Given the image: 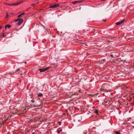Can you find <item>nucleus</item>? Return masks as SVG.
<instances>
[{
  "label": "nucleus",
  "instance_id": "nucleus-1",
  "mask_svg": "<svg viewBox=\"0 0 134 134\" xmlns=\"http://www.w3.org/2000/svg\"><path fill=\"white\" fill-rule=\"evenodd\" d=\"M15 21H19L17 23V25H20L21 24L23 23V20L22 19L18 18V19L15 20Z\"/></svg>",
  "mask_w": 134,
  "mask_h": 134
},
{
  "label": "nucleus",
  "instance_id": "nucleus-2",
  "mask_svg": "<svg viewBox=\"0 0 134 134\" xmlns=\"http://www.w3.org/2000/svg\"><path fill=\"white\" fill-rule=\"evenodd\" d=\"M23 1H20L19 2H18L16 3H12L11 4H9L7 3V4H8V5H10V6H15V5H18L19 4H20L21 2H22Z\"/></svg>",
  "mask_w": 134,
  "mask_h": 134
},
{
  "label": "nucleus",
  "instance_id": "nucleus-3",
  "mask_svg": "<svg viewBox=\"0 0 134 134\" xmlns=\"http://www.w3.org/2000/svg\"><path fill=\"white\" fill-rule=\"evenodd\" d=\"M49 68V67H47L46 68H43L41 69H39L38 71H40V72H44L45 71L48 70Z\"/></svg>",
  "mask_w": 134,
  "mask_h": 134
},
{
  "label": "nucleus",
  "instance_id": "nucleus-4",
  "mask_svg": "<svg viewBox=\"0 0 134 134\" xmlns=\"http://www.w3.org/2000/svg\"><path fill=\"white\" fill-rule=\"evenodd\" d=\"M59 6V4H55L54 5L51 6L49 7L50 8H54L57 7Z\"/></svg>",
  "mask_w": 134,
  "mask_h": 134
},
{
  "label": "nucleus",
  "instance_id": "nucleus-5",
  "mask_svg": "<svg viewBox=\"0 0 134 134\" xmlns=\"http://www.w3.org/2000/svg\"><path fill=\"white\" fill-rule=\"evenodd\" d=\"M124 20H122L121 21L117 22L116 23V24L117 25H119L120 24H122L124 21Z\"/></svg>",
  "mask_w": 134,
  "mask_h": 134
},
{
  "label": "nucleus",
  "instance_id": "nucleus-6",
  "mask_svg": "<svg viewBox=\"0 0 134 134\" xmlns=\"http://www.w3.org/2000/svg\"><path fill=\"white\" fill-rule=\"evenodd\" d=\"M81 2L80 1H76L73 2H72V3L74 4H75L78 3H80Z\"/></svg>",
  "mask_w": 134,
  "mask_h": 134
},
{
  "label": "nucleus",
  "instance_id": "nucleus-7",
  "mask_svg": "<svg viewBox=\"0 0 134 134\" xmlns=\"http://www.w3.org/2000/svg\"><path fill=\"white\" fill-rule=\"evenodd\" d=\"M62 131V129L60 128H59L57 130V133H60V132Z\"/></svg>",
  "mask_w": 134,
  "mask_h": 134
},
{
  "label": "nucleus",
  "instance_id": "nucleus-8",
  "mask_svg": "<svg viewBox=\"0 0 134 134\" xmlns=\"http://www.w3.org/2000/svg\"><path fill=\"white\" fill-rule=\"evenodd\" d=\"M11 26L10 25H6L5 26V29H6L7 27L9 28H10L11 27Z\"/></svg>",
  "mask_w": 134,
  "mask_h": 134
},
{
  "label": "nucleus",
  "instance_id": "nucleus-9",
  "mask_svg": "<svg viewBox=\"0 0 134 134\" xmlns=\"http://www.w3.org/2000/svg\"><path fill=\"white\" fill-rule=\"evenodd\" d=\"M101 93H102V94H103V92H106V90H105L101 89Z\"/></svg>",
  "mask_w": 134,
  "mask_h": 134
},
{
  "label": "nucleus",
  "instance_id": "nucleus-10",
  "mask_svg": "<svg viewBox=\"0 0 134 134\" xmlns=\"http://www.w3.org/2000/svg\"><path fill=\"white\" fill-rule=\"evenodd\" d=\"M1 36L3 37H4L5 36L4 35V31H3V32L1 34Z\"/></svg>",
  "mask_w": 134,
  "mask_h": 134
},
{
  "label": "nucleus",
  "instance_id": "nucleus-11",
  "mask_svg": "<svg viewBox=\"0 0 134 134\" xmlns=\"http://www.w3.org/2000/svg\"><path fill=\"white\" fill-rule=\"evenodd\" d=\"M98 111L97 110H95V111L94 112H95V113H96L97 114H98Z\"/></svg>",
  "mask_w": 134,
  "mask_h": 134
},
{
  "label": "nucleus",
  "instance_id": "nucleus-12",
  "mask_svg": "<svg viewBox=\"0 0 134 134\" xmlns=\"http://www.w3.org/2000/svg\"><path fill=\"white\" fill-rule=\"evenodd\" d=\"M36 4L35 3H32L31 5V6H34Z\"/></svg>",
  "mask_w": 134,
  "mask_h": 134
},
{
  "label": "nucleus",
  "instance_id": "nucleus-13",
  "mask_svg": "<svg viewBox=\"0 0 134 134\" xmlns=\"http://www.w3.org/2000/svg\"><path fill=\"white\" fill-rule=\"evenodd\" d=\"M43 96V94L41 93H39V94L38 95V96H39V97L41 96Z\"/></svg>",
  "mask_w": 134,
  "mask_h": 134
},
{
  "label": "nucleus",
  "instance_id": "nucleus-14",
  "mask_svg": "<svg viewBox=\"0 0 134 134\" xmlns=\"http://www.w3.org/2000/svg\"><path fill=\"white\" fill-rule=\"evenodd\" d=\"M20 70V69H17V70H15V72H17L19 71Z\"/></svg>",
  "mask_w": 134,
  "mask_h": 134
},
{
  "label": "nucleus",
  "instance_id": "nucleus-15",
  "mask_svg": "<svg viewBox=\"0 0 134 134\" xmlns=\"http://www.w3.org/2000/svg\"><path fill=\"white\" fill-rule=\"evenodd\" d=\"M116 134H121L120 133H119L118 132H116Z\"/></svg>",
  "mask_w": 134,
  "mask_h": 134
},
{
  "label": "nucleus",
  "instance_id": "nucleus-16",
  "mask_svg": "<svg viewBox=\"0 0 134 134\" xmlns=\"http://www.w3.org/2000/svg\"><path fill=\"white\" fill-rule=\"evenodd\" d=\"M24 14H25V13L23 12V13H22L21 14L22 15H23Z\"/></svg>",
  "mask_w": 134,
  "mask_h": 134
},
{
  "label": "nucleus",
  "instance_id": "nucleus-17",
  "mask_svg": "<svg viewBox=\"0 0 134 134\" xmlns=\"http://www.w3.org/2000/svg\"><path fill=\"white\" fill-rule=\"evenodd\" d=\"M21 15V14H19V15H18V17H20Z\"/></svg>",
  "mask_w": 134,
  "mask_h": 134
},
{
  "label": "nucleus",
  "instance_id": "nucleus-18",
  "mask_svg": "<svg viewBox=\"0 0 134 134\" xmlns=\"http://www.w3.org/2000/svg\"><path fill=\"white\" fill-rule=\"evenodd\" d=\"M8 16V13H7V15L6 16V17H7Z\"/></svg>",
  "mask_w": 134,
  "mask_h": 134
},
{
  "label": "nucleus",
  "instance_id": "nucleus-19",
  "mask_svg": "<svg viewBox=\"0 0 134 134\" xmlns=\"http://www.w3.org/2000/svg\"><path fill=\"white\" fill-rule=\"evenodd\" d=\"M132 97H133V98H134V95H133V94H132Z\"/></svg>",
  "mask_w": 134,
  "mask_h": 134
},
{
  "label": "nucleus",
  "instance_id": "nucleus-20",
  "mask_svg": "<svg viewBox=\"0 0 134 134\" xmlns=\"http://www.w3.org/2000/svg\"><path fill=\"white\" fill-rule=\"evenodd\" d=\"M31 102L33 103H34L35 102V100H31Z\"/></svg>",
  "mask_w": 134,
  "mask_h": 134
},
{
  "label": "nucleus",
  "instance_id": "nucleus-21",
  "mask_svg": "<svg viewBox=\"0 0 134 134\" xmlns=\"http://www.w3.org/2000/svg\"><path fill=\"white\" fill-rule=\"evenodd\" d=\"M102 60L103 61H105V59H102Z\"/></svg>",
  "mask_w": 134,
  "mask_h": 134
},
{
  "label": "nucleus",
  "instance_id": "nucleus-22",
  "mask_svg": "<svg viewBox=\"0 0 134 134\" xmlns=\"http://www.w3.org/2000/svg\"><path fill=\"white\" fill-rule=\"evenodd\" d=\"M108 101H105V102L106 103H108Z\"/></svg>",
  "mask_w": 134,
  "mask_h": 134
},
{
  "label": "nucleus",
  "instance_id": "nucleus-23",
  "mask_svg": "<svg viewBox=\"0 0 134 134\" xmlns=\"http://www.w3.org/2000/svg\"><path fill=\"white\" fill-rule=\"evenodd\" d=\"M110 55L112 57H113V55Z\"/></svg>",
  "mask_w": 134,
  "mask_h": 134
},
{
  "label": "nucleus",
  "instance_id": "nucleus-24",
  "mask_svg": "<svg viewBox=\"0 0 134 134\" xmlns=\"http://www.w3.org/2000/svg\"><path fill=\"white\" fill-rule=\"evenodd\" d=\"M59 124L60 125H61V123L60 122H59Z\"/></svg>",
  "mask_w": 134,
  "mask_h": 134
},
{
  "label": "nucleus",
  "instance_id": "nucleus-25",
  "mask_svg": "<svg viewBox=\"0 0 134 134\" xmlns=\"http://www.w3.org/2000/svg\"><path fill=\"white\" fill-rule=\"evenodd\" d=\"M106 19H105V20H104V21H106Z\"/></svg>",
  "mask_w": 134,
  "mask_h": 134
},
{
  "label": "nucleus",
  "instance_id": "nucleus-26",
  "mask_svg": "<svg viewBox=\"0 0 134 134\" xmlns=\"http://www.w3.org/2000/svg\"><path fill=\"white\" fill-rule=\"evenodd\" d=\"M87 132H86L84 134H87Z\"/></svg>",
  "mask_w": 134,
  "mask_h": 134
},
{
  "label": "nucleus",
  "instance_id": "nucleus-27",
  "mask_svg": "<svg viewBox=\"0 0 134 134\" xmlns=\"http://www.w3.org/2000/svg\"><path fill=\"white\" fill-rule=\"evenodd\" d=\"M2 27L1 26L0 27V29H1V28Z\"/></svg>",
  "mask_w": 134,
  "mask_h": 134
},
{
  "label": "nucleus",
  "instance_id": "nucleus-28",
  "mask_svg": "<svg viewBox=\"0 0 134 134\" xmlns=\"http://www.w3.org/2000/svg\"><path fill=\"white\" fill-rule=\"evenodd\" d=\"M39 3V2H37L36 3V4H37V3Z\"/></svg>",
  "mask_w": 134,
  "mask_h": 134
},
{
  "label": "nucleus",
  "instance_id": "nucleus-29",
  "mask_svg": "<svg viewBox=\"0 0 134 134\" xmlns=\"http://www.w3.org/2000/svg\"><path fill=\"white\" fill-rule=\"evenodd\" d=\"M40 106V105H39V106H38V107H39Z\"/></svg>",
  "mask_w": 134,
  "mask_h": 134
},
{
  "label": "nucleus",
  "instance_id": "nucleus-30",
  "mask_svg": "<svg viewBox=\"0 0 134 134\" xmlns=\"http://www.w3.org/2000/svg\"><path fill=\"white\" fill-rule=\"evenodd\" d=\"M26 63H27V62H25V64H26Z\"/></svg>",
  "mask_w": 134,
  "mask_h": 134
}]
</instances>
